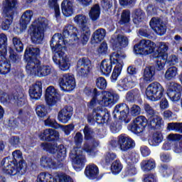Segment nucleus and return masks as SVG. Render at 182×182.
Instances as JSON below:
<instances>
[{
	"label": "nucleus",
	"mask_w": 182,
	"mask_h": 182,
	"mask_svg": "<svg viewBox=\"0 0 182 182\" xmlns=\"http://www.w3.org/2000/svg\"><path fill=\"white\" fill-rule=\"evenodd\" d=\"M62 37L61 33H55L53 36L50 43V46L54 53L53 60L60 70L66 72L70 68L69 58L65 53L66 50V45L74 42H79V31L73 25L68 24L65 26Z\"/></svg>",
	"instance_id": "obj_1"
},
{
	"label": "nucleus",
	"mask_w": 182,
	"mask_h": 182,
	"mask_svg": "<svg viewBox=\"0 0 182 182\" xmlns=\"http://www.w3.org/2000/svg\"><path fill=\"white\" fill-rule=\"evenodd\" d=\"M93 93L94 97L87 105L90 109L95 107L97 104L105 107H112L119 99V95L116 93L109 91L100 92L96 88L94 89Z\"/></svg>",
	"instance_id": "obj_2"
},
{
	"label": "nucleus",
	"mask_w": 182,
	"mask_h": 182,
	"mask_svg": "<svg viewBox=\"0 0 182 182\" xmlns=\"http://www.w3.org/2000/svg\"><path fill=\"white\" fill-rule=\"evenodd\" d=\"M76 147H74L70 153V157L73 160V167L75 171H81L85 167V163H86V157L82 152V149L80 146H82L83 141V135L80 132H77L74 137Z\"/></svg>",
	"instance_id": "obj_3"
},
{
	"label": "nucleus",
	"mask_w": 182,
	"mask_h": 182,
	"mask_svg": "<svg viewBox=\"0 0 182 182\" xmlns=\"http://www.w3.org/2000/svg\"><path fill=\"white\" fill-rule=\"evenodd\" d=\"M163 119L159 115H155L151 117L147 120L146 117L141 115L135 118L133 123L129 127V129L133 133L139 134V133H142L146 129V126H151L154 129H159L161 126V122Z\"/></svg>",
	"instance_id": "obj_4"
},
{
	"label": "nucleus",
	"mask_w": 182,
	"mask_h": 182,
	"mask_svg": "<svg viewBox=\"0 0 182 182\" xmlns=\"http://www.w3.org/2000/svg\"><path fill=\"white\" fill-rule=\"evenodd\" d=\"M26 70L28 75L38 76V77H45L49 76L53 72V68L50 65H41V61L35 59L27 62Z\"/></svg>",
	"instance_id": "obj_5"
},
{
	"label": "nucleus",
	"mask_w": 182,
	"mask_h": 182,
	"mask_svg": "<svg viewBox=\"0 0 182 182\" xmlns=\"http://www.w3.org/2000/svg\"><path fill=\"white\" fill-rule=\"evenodd\" d=\"M3 173L9 176H22L26 173V163L15 164L9 157L3 159L1 162Z\"/></svg>",
	"instance_id": "obj_6"
},
{
	"label": "nucleus",
	"mask_w": 182,
	"mask_h": 182,
	"mask_svg": "<svg viewBox=\"0 0 182 182\" xmlns=\"http://www.w3.org/2000/svg\"><path fill=\"white\" fill-rule=\"evenodd\" d=\"M8 38L4 33L0 34V73L6 75L11 70V64L6 60V41Z\"/></svg>",
	"instance_id": "obj_7"
},
{
	"label": "nucleus",
	"mask_w": 182,
	"mask_h": 182,
	"mask_svg": "<svg viewBox=\"0 0 182 182\" xmlns=\"http://www.w3.org/2000/svg\"><path fill=\"white\" fill-rule=\"evenodd\" d=\"M88 21L89 18L83 14H78L74 18L75 23L81 28L80 41L83 44L87 43L90 38V24Z\"/></svg>",
	"instance_id": "obj_8"
},
{
	"label": "nucleus",
	"mask_w": 182,
	"mask_h": 182,
	"mask_svg": "<svg viewBox=\"0 0 182 182\" xmlns=\"http://www.w3.org/2000/svg\"><path fill=\"white\" fill-rule=\"evenodd\" d=\"M41 147L43 150L48 151V153L51 154H55V153H57L56 160L58 163H63V161H65L66 159V148H65V146H58L57 143L52 144L44 142L41 144Z\"/></svg>",
	"instance_id": "obj_9"
},
{
	"label": "nucleus",
	"mask_w": 182,
	"mask_h": 182,
	"mask_svg": "<svg viewBox=\"0 0 182 182\" xmlns=\"http://www.w3.org/2000/svg\"><path fill=\"white\" fill-rule=\"evenodd\" d=\"M4 12L6 16L1 23V29L8 31L14 19V10L16 9V0H6L4 3Z\"/></svg>",
	"instance_id": "obj_10"
},
{
	"label": "nucleus",
	"mask_w": 182,
	"mask_h": 182,
	"mask_svg": "<svg viewBox=\"0 0 182 182\" xmlns=\"http://www.w3.org/2000/svg\"><path fill=\"white\" fill-rule=\"evenodd\" d=\"M110 144L114 149H119L121 151H128L136 146V143L132 138L123 134L117 137V141H111Z\"/></svg>",
	"instance_id": "obj_11"
},
{
	"label": "nucleus",
	"mask_w": 182,
	"mask_h": 182,
	"mask_svg": "<svg viewBox=\"0 0 182 182\" xmlns=\"http://www.w3.org/2000/svg\"><path fill=\"white\" fill-rule=\"evenodd\" d=\"M164 95V88L159 82L151 83L146 90V95L152 102H159Z\"/></svg>",
	"instance_id": "obj_12"
},
{
	"label": "nucleus",
	"mask_w": 182,
	"mask_h": 182,
	"mask_svg": "<svg viewBox=\"0 0 182 182\" xmlns=\"http://www.w3.org/2000/svg\"><path fill=\"white\" fill-rule=\"evenodd\" d=\"M124 59H126L125 55H120L119 53H112L110 55V61L106 60L102 61L100 67L101 73L105 76H109L112 72V64L115 63L117 65L119 60H123Z\"/></svg>",
	"instance_id": "obj_13"
},
{
	"label": "nucleus",
	"mask_w": 182,
	"mask_h": 182,
	"mask_svg": "<svg viewBox=\"0 0 182 182\" xmlns=\"http://www.w3.org/2000/svg\"><path fill=\"white\" fill-rule=\"evenodd\" d=\"M84 134L86 142L84 144L83 150L90 155L93 154V147L99 146V141L93 138V129L87 126L84 128Z\"/></svg>",
	"instance_id": "obj_14"
},
{
	"label": "nucleus",
	"mask_w": 182,
	"mask_h": 182,
	"mask_svg": "<svg viewBox=\"0 0 182 182\" xmlns=\"http://www.w3.org/2000/svg\"><path fill=\"white\" fill-rule=\"evenodd\" d=\"M156 43L150 40L143 39L134 46V50L136 55H150L156 49Z\"/></svg>",
	"instance_id": "obj_15"
},
{
	"label": "nucleus",
	"mask_w": 182,
	"mask_h": 182,
	"mask_svg": "<svg viewBox=\"0 0 182 182\" xmlns=\"http://www.w3.org/2000/svg\"><path fill=\"white\" fill-rule=\"evenodd\" d=\"M167 95L171 102H178L181 97V85L174 82H168Z\"/></svg>",
	"instance_id": "obj_16"
},
{
	"label": "nucleus",
	"mask_w": 182,
	"mask_h": 182,
	"mask_svg": "<svg viewBox=\"0 0 182 182\" xmlns=\"http://www.w3.org/2000/svg\"><path fill=\"white\" fill-rule=\"evenodd\" d=\"M60 86L65 92H72L76 87L75 77L70 74H64L59 80Z\"/></svg>",
	"instance_id": "obj_17"
},
{
	"label": "nucleus",
	"mask_w": 182,
	"mask_h": 182,
	"mask_svg": "<svg viewBox=\"0 0 182 182\" xmlns=\"http://www.w3.org/2000/svg\"><path fill=\"white\" fill-rule=\"evenodd\" d=\"M129 112L130 109L127 105L124 103L119 104L114 107L113 117L114 119L118 118L119 120L125 122V123H129V120H126V119H127V116Z\"/></svg>",
	"instance_id": "obj_18"
},
{
	"label": "nucleus",
	"mask_w": 182,
	"mask_h": 182,
	"mask_svg": "<svg viewBox=\"0 0 182 182\" xmlns=\"http://www.w3.org/2000/svg\"><path fill=\"white\" fill-rule=\"evenodd\" d=\"M112 41L113 50H115V53H119V56L124 55V53H122L120 49H122V48H126V46L129 45V38L122 34H119L114 36V38H112Z\"/></svg>",
	"instance_id": "obj_19"
},
{
	"label": "nucleus",
	"mask_w": 182,
	"mask_h": 182,
	"mask_svg": "<svg viewBox=\"0 0 182 182\" xmlns=\"http://www.w3.org/2000/svg\"><path fill=\"white\" fill-rule=\"evenodd\" d=\"M109 117H110V114L109 112H106L103 111L102 107H97L94 109L92 112V116L88 117V120L92 122H97V123H105L106 120H109Z\"/></svg>",
	"instance_id": "obj_20"
},
{
	"label": "nucleus",
	"mask_w": 182,
	"mask_h": 182,
	"mask_svg": "<svg viewBox=\"0 0 182 182\" xmlns=\"http://www.w3.org/2000/svg\"><path fill=\"white\" fill-rule=\"evenodd\" d=\"M92 70V63L86 58H80L77 61V72L79 76H87Z\"/></svg>",
	"instance_id": "obj_21"
},
{
	"label": "nucleus",
	"mask_w": 182,
	"mask_h": 182,
	"mask_svg": "<svg viewBox=\"0 0 182 182\" xmlns=\"http://www.w3.org/2000/svg\"><path fill=\"white\" fill-rule=\"evenodd\" d=\"M44 32L45 31L43 28H39V27L31 25L28 30V33L33 43H41L45 36Z\"/></svg>",
	"instance_id": "obj_22"
},
{
	"label": "nucleus",
	"mask_w": 182,
	"mask_h": 182,
	"mask_svg": "<svg viewBox=\"0 0 182 182\" xmlns=\"http://www.w3.org/2000/svg\"><path fill=\"white\" fill-rule=\"evenodd\" d=\"M0 100L3 103L14 102L18 106H23L25 105V97H23V94L16 95L12 97V95H8L6 93L3 92L1 96H0Z\"/></svg>",
	"instance_id": "obj_23"
},
{
	"label": "nucleus",
	"mask_w": 182,
	"mask_h": 182,
	"mask_svg": "<svg viewBox=\"0 0 182 182\" xmlns=\"http://www.w3.org/2000/svg\"><path fill=\"white\" fill-rule=\"evenodd\" d=\"M73 115V108L70 106H65L63 108L58 114V120L63 124L68 123L72 116Z\"/></svg>",
	"instance_id": "obj_24"
},
{
	"label": "nucleus",
	"mask_w": 182,
	"mask_h": 182,
	"mask_svg": "<svg viewBox=\"0 0 182 182\" xmlns=\"http://www.w3.org/2000/svg\"><path fill=\"white\" fill-rule=\"evenodd\" d=\"M59 99V92L54 87L50 86L46 90V102L50 106H53Z\"/></svg>",
	"instance_id": "obj_25"
},
{
	"label": "nucleus",
	"mask_w": 182,
	"mask_h": 182,
	"mask_svg": "<svg viewBox=\"0 0 182 182\" xmlns=\"http://www.w3.org/2000/svg\"><path fill=\"white\" fill-rule=\"evenodd\" d=\"M135 85L136 78H134V76H129L119 81L117 89L119 92H124V90L134 87Z\"/></svg>",
	"instance_id": "obj_26"
},
{
	"label": "nucleus",
	"mask_w": 182,
	"mask_h": 182,
	"mask_svg": "<svg viewBox=\"0 0 182 182\" xmlns=\"http://www.w3.org/2000/svg\"><path fill=\"white\" fill-rule=\"evenodd\" d=\"M33 16V12L31 10H27L23 14L20 20V28L18 29L19 31H17L18 33L23 32V31L28 28V25L29 24V22H31Z\"/></svg>",
	"instance_id": "obj_27"
},
{
	"label": "nucleus",
	"mask_w": 182,
	"mask_h": 182,
	"mask_svg": "<svg viewBox=\"0 0 182 182\" xmlns=\"http://www.w3.org/2000/svg\"><path fill=\"white\" fill-rule=\"evenodd\" d=\"M39 137L41 140L46 141L58 140L59 139V132L55 129H47L39 135Z\"/></svg>",
	"instance_id": "obj_28"
},
{
	"label": "nucleus",
	"mask_w": 182,
	"mask_h": 182,
	"mask_svg": "<svg viewBox=\"0 0 182 182\" xmlns=\"http://www.w3.org/2000/svg\"><path fill=\"white\" fill-rule=\"evenodd\" d=\"M41 55V49L38 47L30 46L27 47L24 53V58H26L29 62L30 60H35L38 59Z\"/></svg>",
	"instance_id": "obj_29"
},
{
	"label": "nucleus",
	"mask_w": 182,
	"mask_h": 182,
	"mask_svg": "<svg viewBox=\"0 0 182 182\" xmlns=\"http://www.w3.org/2000/svg\"><path fill=\"white\" fill-rule=\"evenodd\" d=\"M149 25L151 28L161 36L166 33V26L161 25V21L157 18H152Z\"/></svg>",
	"instance_id": "obj_30"
},
{
	"label": "nucleus",
	"mask_w": 182,
	"mask_h": 182,
	"mask_svg": "<svg viewBox=\"0 0 182 182\" xmlns=\"http://www.w3.org/2000/svg\"><path fill=\"white\" fill-rule=\"evenodd\" d=\"M63 162H59L56 164L50 157L42 156L41 159V166L45 168H58L59 166H62Z\"/></svg>",
	"instance_id": "obj_31"
},
{
	"label": "nucleus",
	"mask_w": 182,
	"mask_h": 182,
	"mask_svg": "<svg viewBox=\"0 0 182 182\" xmlns=\"http://www.w3.org/2000/svg\"><path fill=\"white\" fill-rule=\"evenodd\" d=\"M29 95L32 99H41L42 96V82L37 81L29 90Z\"/></svg>",
	"instance_id": "obj_32"
},
{
	"label": "nucleus",
	"mask_w": 182,
	"mask_h": 182,
	"mask_svg": "<svg viewBox=\"0 0 182 182\" xmlns=\"http://www.w3.org/2000/svg\"><path fill=\"white\" fill-rule=\"evenodd\" d=\"M61 9L64 16H72L73 14V3L69 0H64L61 4Z\"/></svg>",
	"instance_id": "obj_33"
},
{
	"label": "nucleus",
	"mask_w": 182,
	"mask_h": 182,
	"mask_svg": "<svg viewBox=\"0 0 182 182\" xmlns=\"http://www.w3.org/2000/svg\"><path fill=\"white\" fill-rule=\"evenodd\" d=\"M85 174L88 178L93 180L99 176V168L95 164L88 165L85 168Z\"/></svg>",
	"instance_id": "obj_34"
},
{
	"label": "nucleus",
	"mask_w": 182,
	"mask_h": 182,
	"mask_svg": "<svg viewBox=\"0 0 182 182\" xmlns=\"http://www.w3.org/2000/svg\"><path fill=\"white\" fill-rule=\"evenodd\" d=\"M158 47V55L157 58H161V59H167V50H168V46L166 43H159L157 44Z\"/></svg>",
	"instance_id": "obj_35"
},
{
	"label": "nucleus",
	"mask_w": 182,
	"mask_h": 182,
	"mask_svg": "<svg viewBox=\"0 0 182 182\" xmlns=\"http://www.w3.org/2000/svg\"><path fill=\"white\" fill-rule=\"evenodd\" d=\"M163 141V134L160 132H156L152 134V136L149 139L150 146H159Z\"/></svg>",
	"instance_id": "obj_36"
},
{
	"label": "nucleus",
	"mask_w": 182,
	"mask_h": 182,
	"mask_svg": "<svg viewBox=\"0 0 182 182\" xmlns=\"http://www.w3.org/2000/svg\"><path fill=\"white\" fill-rule=\"evenodd\" d=\"M178 75V69L177 67H170L165 73L164 77L166 80H173Z\"/></svg>",
	"instance_id": "obj_37"
},
{
	"label": "nucleus",
	"mask_w": 182,
	"mask_h": 182,
	"mask_svg": "<svg viewBox=\"0 0 182 182\" xmlns=\"http://www.w3.org/2000/svg\"><path fill=\"white\" fill-rule=\"evenodd\" d=\"M141 167L143 171H151L156 168V161L154 159L144 160L141 163Z\"/></svg>",
	"instance_id": "obj_38"
},
{
	"label": "nucleus",
	"mask_w": 182,
	"mask_h": 182,
	"mask_svg": "<svg viewBox=\"0 0 182 182\" xmlns=\"http://www.w3.org/2000/svg\"><path fill=\"white\" fill-rule=\"evenodd\" d=\"M48 25H49L48 19H46L45 17H40L38 19H36L31 26H36V28H39V29H43V31H45L46 28H48Z\"/></svg>",
	"instance_id": "obj_39"
},
{
	"label": "nucleus",
	"mask_w": 182,
	"mask_h": 182,
	"mask_svg": "<svg viewBox=\"0 0 182 182\" xmlns=\"http://www.w3.org/2000/svg\"><path fill=\"white\" fill-rule=\"evenodd\" d=\"M123 68V60H118L117 63L115 68L112 72V82H116L117 80V77L120 76V73H122V69Z\"/></svg>",
	"instance_id": "obj_40"
},
{
	"label": "nucleus",
	"mask_w": 182,
	"mask_h": 182,
	"mask_svg": "<svg viewBox=\"0 0 182 182\" xmlns=\"http://www.w3.org/2000/svg\"><path fill=\"white\" fill-rule=\"evenodd\" d=\"M56 178L52 174L42 172L37 177V182H55Z\"/></svg>",
	"instance_id": "obj_41"
},
{
	"label": "nucleus",
	"mask_w": 182,
	"mask_h": 182,
	"mask_svg": "<svg viewBox=\"0 0 182 182\" xmlns=\"http://www.w3.org/2000/svg\"><path fill=\"white\" fill-rule=\"evenodd\" d=\"M92 36L95 43H99V42H102V41L105 39V36H106V30H105V28H98L93 33Z\"/></svg>",
	"instance_id": "obj_42"
},
{
	"label": "nucleus",
	"mask_w": 182,
	"mask_h": 182,
	"mask_svg": "<svg viewBox=\"0 0 182 182\" xmlns=\"http://www.w3.org/2000/svg\"><path fill=\"white\" fill-rule=\"evenodd\" d=\"M132 19L135 25H139L144 19V12L141 9L135 10L132 14Z\"/></svg>",
	"instance_id": "obj_43"
},
{
	"label": "nucleus",
	"mask_w": 182,
	"mask_h": 182,
	"mask_svg": "<svg viewBox=\"0 0 182 182\" xmlns=\"http://www.w3.org/2000/svg\"><path fill=\"white\" fill-rule=\"evenodd\" d=\"M89 16L92 21H97L100 16V6L99 4L94 5L89 13Z\"/></svg>",
	"instance_id": "obj_44"
},
{
	"label": "nucleus",
	"mask_w": 182,
	"mask_h": 182,
	"mask_svg": "<svg viewBox=\"0 0 182 182\" xmlns=\"http://www.w3.org/2000/svg\"><path fill=\"white\" fill-rule=\"evenodd\" d=\"M156 71L154 67H146L144 72V79L146 82H151L153 80V76H154Z\"/></svg>",
	"instance_id": "obj_45"
},
{
	"label": "nucleus",
	"mask_w": 182,
	"mask_h": 182,
	"mask_svg": "<svg viewBox=\"0 0 182 182\" xmlns=\"http://www.w3.org/2000/svg\"><path fill=\"white\" fill-rule=\"evenodd\" d=\"M48 6L55 11V16L58 19L60 16V8L58 4V0H48Z\"/></svg>",
	"instance_id": "obj_46"
},
{
	"label": "nucleus",
	"mask_w": 182,
	"mask_h": 182,
	"mask_svg": "<svg viewBox=\"0 0 182 182\" xmlns=\"http://www.w3.org/2000/svg\"><path fill=\"white\" fill-rule=\"evenodd\" d=\"M13 159L11 161L13 163H26L25 160H23V156H22V152L20 150H16L12 152Z\"/></svg>",
	"instance_id": "obj_47"
},
{
	"label": "nucleus",
	"mask_w": 182,
	"mask_h": 182,
	"mask_svg": "<svg viewBox=\"0 0 182 182\" xmlns=\"http://www.w3.org/2000/svg\"><path fill=\"white\" fill-rule=\"evenodd\" d=\"M167 129L173 132H178L182 133V123L180 122H172L168 124Z\"/></svg>",
	"instance_id": "obj_48"
},
{
	"label": "nucleus",
	"mask_w": 182,
	"mask_h": 182,
	"mask_svg": "<svg viewBox=\"0 0 182 182\" xmlns=\"http://www.w3.org/2000/svg\"><path fill=\"white\" fill-rule=\"evenodd\" d=\"M174 168L173 167L167 166V165H162L160 167V173L164 176V177H168L173 174Z\"/></svg>",
	"instance_id": "obj_49"
},
{
	"label": "nucleus",
	"mask_w": 182,
	"mask_h": 182,
	"mask_svg": "<svg viewBox=\"0 0 182 182\" xmlns=\"http://www.w3.org/2000/svg\"><path fill=\"white\" fill-rule=\"evenodd\" d=\"M144 109L146 113V116L149 118L154 117V116H157V112L154 110L151 106L149 104H145Z\"/></svg>",
	"instance_id": "obj_50"
},
{
	"label": "nucleus",
	"mask_w": 182,
	"mask_h": 182,
	"mask_svg": "<svg viewBox=\"0 0 182 182\" xmlns=\"http://www.w3.org/2000/svg\"><path fill=\"white\" fill-rule=\"evenodd\" d=\"M122 168H123V166L119 161H114L111 166V170L113 174H119V173L122 171Z\"/></svg>",
	"instance_id": "obj_51"
},
{
	"label": "nucleus",
	"mask_w": 182,
	"mask_h": 182,
	"mask_svg": "<svg viewBox=\"0 0 182 182\" xmlns=\"http://www.w3.org/2000/svg\"><path fill=\"white\" fill-rule=\"evenodd\" d=\"M136 167L133 165H129L125 170L124 177H133V176H136Z\"/></svg>",
	"instance_id": "obj_52"
},
{
	"label": "nucleus",
	"mask_w": 182,
	"mask_h": 182,
	"mask_svg": "<svg viewBox=\"0 0 182 182\" xmlns=\"http://www.w3.org/2000/svg\"><path fill=\"white\" fill-rule=\"evenodd\" d=\"M96 86L98 89L105 90V89L107 87V82L106 81V79L103 77H98L96 80Z\"/></svg>",
	"instance_id": "obj_53"
},
{
	"label": "nucleus",
	"mask_w": 182,
	"mask_h": 182,
	"mask_svg": "<svg viewBox=\"0 0 182 182\" xmlns=\"http://www.w3.org/2000/svg\"><path fill=\"white\" fill-rule=\"evenodd\" d=\"M13 43L17 52H22L23 50V43H22L21 39L16 37L13 38Z\"/></svg>",
	"instance_id": "obj_54"
},
{
	"label": "nucleus",
	"mask_w": 182,
	"mask_h": 182,
	"mask_svg": "<svg viewBox=\"0 0 182 182\" xmlns=\"http://www.w3.org/2000/svg\"><path fill=\"white\" fill-rule=\"evenodd\" d=\"M46 126H48V127H53L54 129H60V124L57 123L56 120L50 119L48 117L47 119L44 121Z\"/></svg>",
	"instance_id": "obj_55"
},
{
	"label": "nucleus",
	"mask_w": 182,
	"mask_h": 182,
	"mask_svg": "<svg viewBox=\"0 0 182 182\" xmlns=\"http://www.w3.org/2000/svg\"><path fill=\"white\" fill-rule=\"evenodd\" d=\"M36 112L38 117H45L48 113L45 105H38L36 108Z\"/></svg>",
	"instance_id": "obj_56"
},
{
	"label": "nucleus",
	"mask_w": 182,
	"mask_h": 182,
	"mask_svg": "<svg viewBox=\"0 0 182 182\" xmlns=\"http://www.w3.org/2000/svg\"><path fill=\"white\" fill-rule=\"evenodd\" d=\"M60 129H61L63 132L67 134V136H69L70 132L75 130V125L73 124H70L68 125H60Z\"/></svg>",
	"instance_id": "obj_57"
},
{
	"label": "nucleus",
	"mask_w": 182,
	"mask_h": 182,
	"mask_svg": "<svg viewBox=\"0 0 182 182\" xmlns=\"http://www.w3.org/2000/svg\"><path fill=\"white\" fill-rule=\"evenodd\" d=\"M139 94H136L135 92H128L126 95V100H127V102L133 103L134 100L139 99Z\"/></svg>",
	"instance_id": "obj_58"
},
{
	"label": "nucleus",
	"mask_w": 182,
	"mask_h": 182,
	"mask_svg": "<svg viewBox=\"0 0 182 182\" xmlns=\"http://www.w3.org/2000/svg\"><path fill=\"white\" fill-rule=\"evenodd\" d=\"M121 21L124 23H127V22H130V11L124 10L121 15Z\"/></svg>",
	"instance_id": "obj_59"
},
{
	"label": "nucleus",
	"mask_w": 182,
	"mask_h": 182,
	"mask_svg": "<svg viewBox=\"0 0 182 182\" xmlns=\"http://www.w3.org/2000/svg\"><path fill=\"white\" fill-rule=\"evenodd\" d=\"M9 60L11 63H18V62H19L21 58H19V55H16L11 48L9 50Z\"/></svg>",
	"instance_id": "obj_60"
},
{
	"label": "nucleus",
	"mask_w": 182,
	"mask_h": 182,
	"mask_svg": "<svg viewBox=\"0 0 182 182\" xmlns=\"http://www.w3.org/2000/svg\"><path fill=\"white\" fill-rule=\"evenodd\" d=\"M140 113H141V108H140L139 105H134L130 108V114H132V116H134V117L139 116Z\"/></svg>",
	"instance_id": "obj_61"
},
{
	"label": "nucleus",
	"mask_w": 182,
	"mask_h": 182,
	"mask_svg": "<svg viewBox=\"0 0 182 182\" xmlns=\"http://www.w3.org/2000/svg\"><path fill=\"white\" fill-rule=\"evenodd\" d=\"M101 6L105 11L110 9L113 6V0H102L101 1Z\"/></svg>",
	"instance_id": "obj_62"
},
{
	"label": "nucleus",
	"mask_w": 182,
	"mask_h": 182,
	"mask_svg": "<svg viewBox=\"0 0 182 182\" xmlns=\"http://www.w3.org/2000/svg\"><path fill=\"white\" fill-rule=\"evenodd\" d=\"M110 130L112 133H119L122 130L120 122H114L110 126Z\"/></svg>",
	"instance_id": "obj_63"
},
{
	"label": "nucleus",
	"mask_w": 182,
	"mask_h": 182,
	"mask_svg": "<svg viewBox=\"0 0 182 182\" xmlns=\"http://www.w3.org/2000/svg\"><path fill=\"white\" fill-rule=\"evenodd\" d=\"M99 55H106L107 53V43L103 42L97 49Z\"/></svg>",
	"instance_id": "obj_64"
}]
</instances>
